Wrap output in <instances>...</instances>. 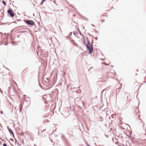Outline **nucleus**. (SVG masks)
I'll list each match as a JSON object with an SVG mask.
<instances>
[{
  "instance_id": "21",
  "label": "nucleus",
  "mask_w": 146,
  "mask_h": 146,
  "mask_svg": "<svg viewBox=\"0 0 146 146\" xmlns=\"http://www.w3.org/2000/svg\"><path fill=\"white\" fill-rule=\"evenodd\" d=\"M26 99H27V100H28V99L30 100V98L29 97H27V98H26Z\"/></svg>"
},
{
  "instance_id": "38",
  "label": "nucleus",
  "mask_w": 146,
  "mask_h": 146,
  "mask_svg": "<svg viewBox=\"0 0 146 146\" xmlns=\"http://www.w3.org/2000/svg\"><path fill=\"white\" fill-rule=\"evenodd\" d=\"M46 79H47L48 80H49V79L48 78H46Z\"/></svg>"
},
{
  "instance_id": "33",
  "label": "nucleus",
  "mask_w": 146,
  "mask_h": 146,
  "mask_svg": "<svg viewBox=\"0 0 146 146\" xmlns=\"http://www.w3.org/2000/svg\"><path fill=\"white\" fill-rule=\"evenodd\" d=\"M105 64V65H107V66H108V65H109V64Z\"/></svg>"
},
{
  "instance_id": "23",
  "label": "nucleus",
  "mask_w": 146,
  "mask_h": 146,
  "mask_svg": "<svg viewBox=\"0 0 146 146\" xmlns=\"http://www.w3.org/2000/svg\"><path fill=\"white\" fill-rule=\"evenodd\" d=\"M3 43V42H2L0 41V45H2Z\"/></svg>"
},
{
  "instance_id": "15",
  "label": "nucleus",
  "mask_w": 146,
  "mask_h": 146,
  "mask_svg": "<svg viewBox=\"0 0 146 146\" xmlns=\"http://www.w3.org/2000/svg\"><path fill=\"white\" fill-rule=\"evenodd\" d=\"M3 146H7V144L6 143H3Z\"/></svg>"
},
{
  "instance_id": "14",
  "label": "nucleus",
  "mask_w": 146,
  "mask_h": 146,
  "mask_svg": "<svg viewBox=\"0 0 146 146\" xmlns=\"http://www.w3.org/2000/svg\"><path fill=\"white\" fill-rule=\"evenodd\" d=\"M2 2L5 6L6 5V2H5L4 1H3Z\"/></svg>"
},
{
  "instance_id": "43",
  "label": "nucleus",
  "mask_w": 146,
  "mask_h": 146,
  "mask_svg": "<svg viewBox=\"0 0 146 146\" xmlns=\"http://www.w3.org/2000/svg\"><path fill=\"white\" fill-rule=\"evenodd\" d=\"M79 128H80V129H79L80 130V131H81V129H80V127H79Z\"/></svg>"
},
{
  "instance_id": "36",
  "label": "nucleus",
  "mask_w": 146,
  "mask_h": 146,
  "mask_svg": "<svg viewBox=\"0 0 146 146\" xmlns=\"http://www.w3.org/2000/svg\"><path fill=\"white\" fill-rule=\"evenodd\" d=\"M79 108H80L81 109V110H82V108H81V107H80V106H79Z\"/></svg>"
},
{
  "instance_id": "37",
  "label": "nucleus",
  "mask_w": 146,
  "mask_h": 146,
  "mask_svg": "<svg viewBox=\"0 0 146 146\" xmlns=\"http://www.w3.org/2000/svg\"><path fill=\"white\" fill-rule=\"evenodd\" d=\"M100 60H102V61H103V59H102V58H100Z\"/></svg>"
},
{
  "instance_id": "4",
  "label": "nucleus",
  "mask_w": 146,
  "mask_h": 146,
  "mask_svg": "<svg viewBox=\"0 0 146 146\" xmlns=\"http://www.w3.org/2000/svg\"><path fill=\"white\" fill-rule=\"evenodd\" d=\"M67 132L68 134L72 136L73 135V131L72 128H69L68 129Z\"/></svg>"
},
{
  "instance_id": "32",
  "label": "nucleus",
  "mask_w": 146,
  "mask_h": 146,
  "mask_svg": "<svg viewBox=\"0 0 146 146\" xmlns=\"http://www.w3.org/2000/svg\"><path fill=\"white\" fill-rule=\"evenodd\" d=\"M97 37H95V38H96V39H95L96 40H97Z\"/></svg>"
},
{
  "instance_id": "42",
  "label": "nucleus",
  "mask_w": 146,
  "mask_h": 146,
  "mask_svg": "<svg viewBox=\"0 0 146 146\" xmlns=\"http://www.w3.org/2000/svg\"><path fill=\"white\" fill-rule=\"evenodd\" d=\"M24 96H26V95H24Z\"/></svg>"
},
{
  "instance_id": "28",
  "label": "nucleus",
  "mask_w": 146,
  "mask_h": 146,
  "mask_svg": "<svg viewBox=\"0 0 146 146\" xmlns=\"http://www.w3.org/2000/svg\"><path fill=\"white\" fill-rule=\"evenodd\" d=\"M12 134L13 136L14 137V138L15 139V136H14V133H13V134Z\"/></svg>"
},
{
  "instance_id": "13",
  "label": "nucleus",
  "mask_w": 146,
  "mask_h": 146,
  "mask_svg": "<svg viewBox=\"0 0 146 146\" xmlns=\"http://www.w3.org/2000/svg\"><path fill=\"white\" fill-rule=\"evenodd\" d=\"M61 138L62 139H66V138L64 137L63 135H61Z\"/></svg>"
},
{
  "instance_id": "35",
  "label": "nucleus",
  "mask_w": 146,
  "mask_h": 146,
  "mask_svg": "<svg viewBox=\"0 0 146 146\" xmlns=\"http://www.w3.org/2000/svg\"><path fill=\"white\" fill-rule=\"evenodd\" d=\"M4 44L5 45H7V44H6L5 43Z\"/></svg>"
},
{
  "instance_id": "45",
  "label": "nucleus",
  "mask_w": 146,
  "mask_h": 146,
  "mask_svg": "<svg viewBox=\"0 0 146 146\" xmlns=\"http://www.w3.org/2000/svg\"><path fill=\"white\" fill-rule=\"evenodd\" d=\"M128 96H127V99Z\"/></svg>"
},
{
  "instance_id": "10",
  "label": "nucleus",
  "mask_w": 146,
  "mask_h": 146,
  "mask_svg": "<svg viewBox=\"0 0 146 146\" xmlns=\"http://www.w3.org/2000/svg\"><path fill=\"white\" fill-rule=\"evenodd\" d=\"M73 34L75 36H77L78 35V32H73Z\"/></svg>"
},
{
  "instance_id": "12",
  "label": "nucleus",
  "mask_w": 146,
  "mask_h": 146,
  "mask_svg": "<svg viewBox=\"0 0 146 146\" xmlns=\"http://www.w3.org/2000/svg\"><path fill=\"white\" fill-rule=\"evenodd\" d=\"M84 37H83L82 38H81V42H83L84 44L85 43V40L84 38Z\"/></svg>"
},
{
  "instance_id": "2",
  "label": "nucleus",
  "mask_w": 146,
  "mask_h": 146,
  "mask_svg": "<svg viewBox=\"0 0 146 146\" xmlns=\"http://www.w3.org/2000/svg\"><path fill=\"white\" fill-rule=\"evenodd\" d=\"M84 98L82 97H81L80 98L79 97H77L74 99L75 103H78V104L80 102H81V104L82 105V106L84 107V108H85V102L83 101V100L84 99Z\"/></svg>"
},
{
  "instance_id": "8",
  "label": "nucleus",
  "mask_w": 146,
  "mask_h": 146,
  "mask_svg": "<svg viewBox=\"0 0 146 146\" xmlns=\"http://www.w3.org/2000/svg\"><path fill=\"white\" fill-rule=\"evenodd\" d=\"M52 39L53 38L52 37H50V38H49L48 39L47 38L46 39L48 40V42L50 43V42H53Z\"/></svg>"
},
{
  "instance_id": "7",
  "label": "nucleus",
  "mask_w": 146,
  "mask_h": 146,
  "mask_svg": "<svg viewBox=\"0 0 146 146\" xmlns=\"http://www.w3.org/2000/svg\"><path fill=\"white\" fill-rule=\"evenodd\" d=\"M71 42L72 44H74V45L75 46L78 47H79V46H78V45L74 42V40H71Z\"/></svg>"
},
{
  "instance_id": "31",
  "label": "nucleus",
  "mask_w": 146,
  "mask_h": 146,
  "mask_svg": "<svg viewBox=\"0 0 146 146\" xmlns=\"http://www.w3.org/2000/svg\"><path fill=\"white\" fill-rule=\"evenodd\" d=\"M81 126H82L83 127V125L81 123Z\"/></svg>"
},
{
  "instance_id": "24",
  "label": "nucleus",
  "mask_w": 146,
  "mask_h": 146,
  "mask_svg": "<svg viewBox=\"0 0 146 146\" xmlns=\"http://www.w3.org/2000/svg\"><path fill=\"white\" fill-rule=\"evenodd\" d=\"M86 145H87V146H90L88 143H86Z\"/></svg>"
},
{
  "instance_id": "5",
  "label": "nucleus",
  "mask_w": 146,
  "mask_h": 146,
  "mask_svg": "<svg viewBox=\"0 0 146 146\" xmlns=\"http://www.w3.org/2000/svg\"><path fill=\"white\" fill-rule=\"evenodd\" d=\"M7 13L9 14L11 17H13L14 16V15L11 10L10 9L8 10L7 11Z\"/></svg>"
},
{
  "instance_id": "20",
  "label": "nucleus",
  "mask_w": 146,
  "mask_h": 146,
  "mask_svg": "<svg viewBox=\"0 0 146 146\" xmlns=\"http://www.w3.org/2000/svg\"><path fill=\"white\" fill-rule=\"evenodd\" d=\"M26 99H27V100H28V99L30 100V98L29 97H27V98H26Z\"/></svg>"
},
{
  "instance_id": "41",
  "label": "nucleus",
  "mask_w": 146,
  "mask_h": 146,
  "mask_svg": "<svg viewBox=\"0 0 146 146\" xmlns=\"http://www.w3.org/2000/svg\"><path fill=\"white\" fill-rule=\"evenodd\" d=\"M10 139L12 140H13V139Z\"/></svg>"
},
{
  "instance_id": "30",
  "label": "nucleus",
  "mask_w": 146,
  "mask_h": 146,
  "mask_svg": "<svg viewBox=\"0 0 146 146\" xmlns=\"http://www.w3.org/2000/svg\"><path fill=\"white\" fill-rule=\"evenodd\" d=\"M21 110H22V109H20L19 111H20V112H21Z\"/></svg>"
},
{
  "instance_id": "3",
  "label": "nucleus",
  "mask_w": 146,
  "mask_h": 146,
  "mask_svg": "<svg viewBox=\"0 0 146 146\" xmlns=\"http://www.w3.org/2000/svg\"><path fill=\"white\" fill-rule=\"evenodd\" d=\"M26 23L29 25H33L34 24V22L30 20H26Z\"/></svg>"
},
{
  "instance_id": "25",
  "label": "nucleus",
  "mask_w": 146,
  "mask_h": 146,
  "mask_svg": "<svg viewBox=\"0 0 146 146\" xmlns=\"http://www.w3.org/2000/svg\"><path fill=\"white\" fill-rule=\"evenodd\" d=\"M39 86L41 88V89H43V88L40 85V84H39Z\"/></svg>"
},
{
  "instance_id": "1",
  "label": "nucleus",
  "mask_w": 146,
  "mask_h": 146,
  "mask_svg": "<svg viewBox=\"0 0 146 146\" xmlns=\"http://www.w3.org/2000/svg\"><path fill=\"white\" fill-rule=\"evenodd\" d=\"M87 43L86 45V47L87 50L88 51V53L89 54H91L93 50V45H92L90 42L89 40L87 38Z\"/></svg>"
},
{
  "instance_id": "16",
  "label": "nucleus",
  "mask_w": 146,
  "mask_h": 146,
  "mask_svg": "<svg viewBox=\"0 0 146 146\" xmlns=\"http://www.w3.org/2000/svg\"><path fill=\"white\" fill-rule=\"evenodd\" d=\"M15 143H17V142H18V141H17V140L15 138Z\"/></svg>"
},
{
  "instance_id": "26",
  "label": "nucleus",
  "mask_w": 146,
  "mask_h": 146,
  "mask_svg": "<svg viewBox=\"0 0 146 146\" xmlns=\"http://www.w3.org/2000/svg\"><path fill=\"white\" fill-rule=\"evenodd\" d=\"M0 113H1V114H2L3 113V111H1Z\"/></svg>"
},
{
  "instance_id": "17",
  "label": "nucleus",
  "mask_w": 146,
  "mask_h": 146,
  "mask_svg": "<svg viewBox=\"0 0 146 146\" xmlns=\"http://www.w3.org/2000/svg\"><path fill=\"white\" fill-rule=\"evenodd\" d=\"M18 146H21V144H20L18 142H17Z\"/></svg>"
},
{
  "instance_id": "6",
  "label": "nucleus",
  "mask_w": 146,
  "mask_h": 146,
  "mask_svg": "<svg viewBox=\"0 0 146 146\" xmlns=\"http://www.w3.org/2000/svg\"><path fill=\"white\" fill-rule=\"evenodd\" d=\"M110 87V86H109L108 87L106 88L105 89L103 90L101 92V96H102L103 95V93L104 91L105 90H109V88Z\"/></svg>"
},
{
  "instance_id": "47",
  "label": "nucleus",
  "mask_w": 146,
  "mask_h": 146,
  "mask_svg": "<svg viewBox=\"0 0 146 146\" xmlns=\"http://www.w3.org/2000/svg\"><path fill=\"white\" fill-rule=\"evenodd\" d=\"M135 112H136V110H135Z\"/></svg>"
},
{
  "instance_id": "46",
  "label": "nucleus",
  "mask_w": 146,
  "mask_h": 146,
  "mask_svg": "<svg viewBox=\"0 0 146 146\" xmlns=\"http://www.w3.org/2000/svg\"><path fill=\"white\" fill-rule=\"evenodd\" d=\"M109 118H110V116H109Z\"/></svg>"
},
{
  "instance_id": "34",
  "label": "nucleus",
  "mask_w": 146,
  "mask_h": 146,
  "mask_svg": "<svg viewBox=\"0 0 146 146\" xmlns=\"http://www.w3.org/2000/svg\"><path fill=\"white\" fill-rule=\"evenodd\" d=\"M70 33L71 34L70 35V36H71L72 35V32Z\"/></svg>"
},
{
  "instance_id": "44",
  "label": "nucleus",
  "mask_w": 146,
  "mask_h": 146,
  "mask_svg": "<svg viewBox=\"0 0 146 146\" xmlns=\"http://www.w3.org/2000/svg\"><path fill=\"white\" fill-rule=\"evenodd\" d=\"M106 94V92H105V95Z\"/></svg>"
},
{
  "instance_id": "9",
  "label": "nucleus",
  "mask_w": 146,
  "mask_h": 146,
  "mask_svg": "<svg viewBox=\"0 0 146 146\" xmlns=\"http://www.w3.org/2000/svg\"><path fill=\"white\" fill-rule=\"evenodd\" d=\"M7 129L9 131V132L10 134H13V133L12 130L10 128L8 127H7Z\"/></svg>"
},
{
  "instance_id": "18",
  "label": "nucleus",
  "mask_w": 146,
  "mask_h": 146,
  "mask_svg": "<svg viewBox=\"0 0 146 146\" xmlns=\"http://www.w3.org/2000/svg\"><path fill=\"white\" fill-rule=\"evenodd\" d=\"M45 1V0H42V2L41 3V5L42 4L43 2L44 1Z\"/></svg>"
},
{
  "instance_id": "29",
  "label": "nucleus",
  "mask_w": 146,
  "mask_h": 146,
  "mask_svg": "<svg viewBox=\"0 0 146 146\" xmlns=\"http://www.w3.org/2000/svg\"><path fill=\"white\" fill-rule=\"evenodd\" d=\"M3 67H4L5 68V66L4 65H3ZM5 68H6L8 70H9V69L8 68H6V67H5Z\"/></svg>"
},
{
  "instance_id": "11",
  "label": "nucleus",
  "mask_w": 146,
  "mask_h": 146,
  "mask_svg": "<svg viewBox=\"0 0 146 146\" xmlns=\"http://www.w3.org/2000/svg\"><path fill=\"white\" fill-rule=\"evenodd\" d=\"M9 37L11 40H14L13 38L14 37H6V39H8L9 38Z\"/></svg>"
},
{
  "instance_id": "39",
  "label": "nucleus",
  "mask_w": 146,
  "mask_h": 146,
  "mask_svg": "<svg viewBox=\"0 0 146 146\" xmlns=\"http://www.w3.org/2000/svg\"><path fill=\"white\" fill-rule=\"evenodd\" d=\"M91 25L93 26H94V25Z\"/></svg>"
},
{
  "instance_id": "27",
  "label": "nucleus",
  "mask_w": 146,
  "mask_h": 146,
  "mask_svg": "<svg viewBox=\"0 0 146 146\" xmlns=\"http://www.w3.org/2000/svg\"><path fill=\"white\" fill-rule=\"evenodd\" d=\"M53 39H55V40H57V39H56V37H53Z\"/></svg>"
},
{
  "instance_id": "22",
  "label": "nucleus",
  "mask_w": 146,
  "mask_h": 146,
  "mask_svg": "<svg viewBox=\"0 0 146 146\" xmlns=\"http://www.w3.org/2000/svg\"><path fill=\"white\" fill-rule=\"evenodd\" d=\"M111 116L112 118H114V115H111Z\"/></svg>"
},
{
  "instance_id": "19",
  "label": "nucleus",
  "mask_w": 146,
  "mask_h": 146,
  "mask_svg": "<svg viewBox=\"0 0 146 146\" xmlns=\"http://www.w3.org/2000/svg\"><path fill=\"white\" fill-rule=\"evenodd\" d=\"M78 33H79V34H80V35H81V33L80 32V31H79H79H78Z\"/></svg>"
},
{
  "instance_id": "40",
  "label": "nucleus",
  "mask_w": 146,
  "mask_h": 146,
  "mask_svg": "<svg viewBox=\"0 0 146 146\" xmlns=\"http://www.w3.org/2000/svg\"><path fill=\"white\" fill-rule=\"evenodd\" d=\"M40 55H42V53H40Z\"/></svg>"
}]
</instances>
